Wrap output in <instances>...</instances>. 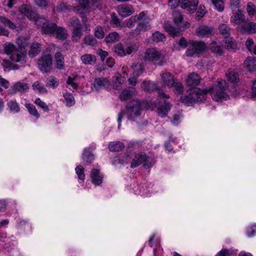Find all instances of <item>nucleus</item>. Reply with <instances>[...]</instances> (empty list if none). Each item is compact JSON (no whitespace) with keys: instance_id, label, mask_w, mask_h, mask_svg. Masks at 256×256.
I'll use <instances>...</instances> for the list:
<instances>
[{"instance_id":"nucleus-33","label":"nucleus","mask_w":256,"mask_h":256,"mask_svg":"<svg viewBox=\"0 0 256 256\" xmlns=\"http://www.w3.org/2000/svg\"><path fill=\"white\" fill-rule=\"evenodd\" d=\"M126 78L120 75H118L114 78L113 88L116 90L122 88V84L125 82Z\"/></svg>"},{"instance_id":"nucleus-47","label":"nucleus","mask_w":256,"mask_h":256,"mask_svg":"<svg viewBox=\"0 0 256 256\" xmlns=\"http://www.w3.org/2000/svg\"><path fill=\"white\" fill-rule=\"evenodd\" d=\"M0 22L11 29H14L16 27L10 20L3 16H0Z\"/></svg>"},{"instance_id":"nucleus-58","label":"nucleus","mask_w":256,"mask_h":256,"mask_svg":"<svg viewBox=\"0 0 256 256\" xmlns=\"http://www.w3.org/2000/svg\"><path fill=\"white\" fill-rule=\"evenodd\" d=\"M76 78V76H74L73 78L68 76L66 81V84L68 85H70L74 90L77 89L78 86V84L74 82V80Z\"/></svg>"},{"instance_id":"nucleus-54","label":"nucleus","mask_w":256,"mask_h":256,"mask_svg":"<svg viewBox=\"0 0 256 256\" xmlns=\"http://www.w3.org/2000/svg\"><path fill=\"white\" fill-rule=\"evenodd\" d=\"M34 103L40 108H42L44 112H48L49 108L47 104L43 101L41 100L40 98H37L34 101Z\"/></svg>"},{"instance_id":"nucleus-37","label":"nucleus","mask_w":256,"mask_h":256,"mask_svg":"<svg viewBox=\"0 0 256 256\" xmlns=\"http://www.w3.org/2000/svg\"><path fill=\"white\" fill-rule=\"evenodd\" d=\"M54 33H56L58 39L63 40L66 38V30L62 27L57 26Z\"/></svg>"},{"instance_id":"nucleus-14","label":"nucleus","mask_w":256,"mask_h":256,"mask_svg":"<svg viewBox=\"0 0 256 256\" xmlns=\"http://www.w3.org/2000/svg\"><path fill=\"white\" fill-rule=\"evenodd\" d=\"M118 12L122 17H126L132 14L134 10L131 5L124 4L118 6Z\"/></svg>"},{"instance_id":"nucleus-41","label":"nucleus","mask_w":256,"mask_h":256,"mask_svg":"<svg viewBox=\"0 0 256 256\" xmlns=\"http://www.w3.org/2000/svg\"><path fill=\"white\" fill-rule=\"evenodd\" d=\"M132 68L133 70L134 73L137 76H140L144 70L142 64L139 62L134 64Z\"/></svg>"},{"instance_id":"nucleus-10","label":"nucleus","mask_w":256,"mask_h":256,"mask_svg":"<svg viewBox=\"0 0 256 256\" xmlns=\"http://www.w3.org/2000/svg\"><path fill=\"white\" fill-rule=\"evenodd\" d=\"M70 24L73 26L72 40L77 42L82 35V26L79 20L72 18L70 20Z\"/></svg>"},{"instance_id":"nucleus-22","label":"nucleus","mask_w":256,"mask_h":256,"mask_svg":"<svg viewBox=\"0 0 256 256\" xmlns=\"http://www.w3.org/2000/svg\"><path fill=\"white\" fill-rule=\"evenodd\" d=\"M210 49L214 54L219 56H222L224 52V48L220 42L214 41L210 44Z\"/></svg>"},{"instance_id":"nucleus-56","label":"nucleus","mask_w":256,"mask_h":256,"mask_svg":"<svg viewBox=\"0 0 256 256\" xmlns=\"http://www.w3.org/2000/svg\"><path fill=\"white\" fill-rule=\"evenodd\" d=\"M212 4L220 12L223 10L224 3L222 0H212Z\"/></svg>"},{"instance_id":"nucleus-19","label":"nucleus","mask_w":256,"mask_h":256,"mask_svg":"<svg viewBox=\"0 0 256 256\" xmlns=\"http://www.w3.org/2000/svg\"><path fill=\"white\" fill-rule=\"evenodd\" d=\"M232 20L241 27L245 24V22L247 20L242 11L238 10V12L232 16Z\"/></svg>"},{"instance_id":"nucleus-25","label":"nucleus","mask_w":256,"mask_h":256,"mask_svg":"<svg viewBox=\"0 0 256 256\" xmlns=\"http://www.w3.org/2000/svg\"><path fill=\"white\" fill-rule=\"evenodd\" d=\"M80 59L84 64H94L96 62V57L90 54H85L81 56Z\"/></svg>"},{"instance_id":"nucleus-52","label":"nucleus","mask_w":256,"mask_h":256,"mask_svg":"<svg viewBox=\"0 0 256 256\" xmlns=\"http://www.w3.org/2000/svg\"><path fill=\"white\" fill-rule=\"evenodd\" d=\"M79 5L75 6L74 9L76 11H80L87 8L89 4L88 0H78Z\"/></svg>"},{"instance_id":"nucleus-6","label":"nucleus","mask_w":256,"mask_h":256,"mask_svg":"<svg viewBox=\"0 0 256 256\" xmlns=\"http://www.w3.org/2000/svg\"><path fill=\"white\" fill-rule=\"evenodd\" d=\"M154 163V162L152 158L148 157L145 153L140 152L136 154L132 158L130 167L134 168L143 164L144 167L148 168L152 166Z\"/></svg>"},{"instance_id":"nucleus-42","label":"nucleus","mask_w":256,"mask_h":256,"mask_svg":"<svg viewBox=\"0 0 256 256\" xmlns=\"http://www.w3.org/2000/svg\"><path fill=\"white\" fill-rule=\"evenodd\" d=\"M63 96L66 101V106L70 107L75 104V100L72 94L68 92H65L63 94Z\"/></svg>"},{"instance_id":"nucleus-49","label":"nucleus","mask_w":256,"mask_h":256,"mask_svg":"<svg viewBox=\"0 0 256 256\" xmlns=\"http://www.w3.org/2000/svg\"><path fill=\"white\" fill-rule=\"evenodd\" d=\"M152 36L153 41L156 42H163L166 39V36L163 34L157 31L153 33Z\"/></svg>"},{"instance_id":"nucleus-2","label":"nucleus","mask_w":256,"mask_h":256,"mask_svg":"<svg viewBox=\"0 0 256 256\" xmlns=\"http://www.w3.org/2000/svg\"><path fill=\"white\" fill-rule=\"evenodd\" d=\"M4 50L8 54H10V58L13 62L19 63V66L16 65L14 69H18L24 66L26 62V54L22 52H20L16 46L10 42H7L4 44Z\"/></svg>"},{"instance_id":"nucleus-30","label":"nucleus","mask_w":256,"mask_h":256,"mask_svg":"<svg viewBox=\"0 0 256 256\" xmlns=\"http://www.w3.org/2000/svg\"><path fill=\"white\" fill-rule=\"evenodd\" d=\"M124 146V144L120 142H113L109 144L108 148L112 152H119L122 150Z\"/></svg>"},{"instance_id":"nucleus-51","label":"nucleus","mask_w":256,"mask_h":256,"mask_svg":"<svg viewBox=\"0 0 256 256\" xmlns=\"http://www.w3.org/2000/svg\"><path fill=\"white\" fill-rule=\"evenodd\" d=\"M97 42L96 40L91 35L86 36L84 38V43L87 45L95 46Z\"/></svg>"},{"instance_id":"nucleus-3","label":"nucleus","mask_w":256,"mask_h":256,"mask_svg":"<svg viewBox=\"0 0 256 256\" xmlns=\"http://www.w3.org/2000/svg\"><path fill=\"white\" fill-rule=\"evenodd\" d=\"M173 18L174 23L179 28H174L172 24L166 22L164 24V28L170 35L174 37L180 36L184 28L189 27L190 24L186 23L184 24H182V16L178 11L173 12Z\"/></svg>"},{"instance_id":"nucleus-57","label":"nucleus","mask_w":256,"mask_h":256,"mask_svg":"<svg viewBox=\"0 0 256 256\" xmlns=\"http://www.w3.org/2000/svg\"><path fill=\"white\" fill-rule=\"evenodd\" d=\"M256 6L252 2H248L246 6V10L250 16H253L256 13Z\"/></svg>"},{"instance_id":"nucleus-5","label":"nucleus","mask_w":256,"mask_h":256,"mask_svg":"<svg viewBox=\"0 0 256 256\" xmlns=\"http://www.w3.org/2000/svg\"><path fill=\"white\" fill-rule=\"evenodd\" d=\"M138 48V46L135 42H130L124 44L118 43L114 46V49L116 54L122 57L137 51Z\"/></svg>"},{"instance_id":"nucleus-8","label":"nucleus","mask_w":256,"mask_h":256,"mask_svg":"<svg viewBox=\"0 0 256 256\" xmlns=\"http://www.w3.org/2000/svg\"><path fill=\"white\" fill-rule=\"evenodd\" d=\"M142 111V106L140 100H132L126 106V114L128 119L134 120L140 116Z\"/></svg>"},{"instance_id":"nucleus-31","label":"nucleus","mask_w":256,"mask_h":256,"mask_svg":"<svg viewBox=\"0 0 256 256\" xmlns=\"http://www.w3.org/2000/svg\"><path fill=\"white\" fill-rule=\"evenodd\" d=\"M40 50V44L38 42H34L30 47V50L28 52L29 56L33 58L38 54Z\"/></svg>"},{"instance_id":"nucleus-38","label":"nucleus","mask_w":256,"mask_h":256,"mask_svg":"<svg viewBox=\"0 0 256 256\" xmlns=\"http://www.w3.org/2000/svg\"><path fill=\"white\" fill-rule=\"evenodd\" d=\"M120 38V35L116 32H112L110 33L108 36L106 37L105 40L106 43H112L118 42Z\"/></svg>"},{"instance_id":"nucleus-16","label":"nucleus","mask_w":256,"mask_h":256,"mask_svg":"<svg viewBox=\"0 0 256 256\" xmlns=\"http://www.w3.org/2000/svg\"><path fill=\"white\" fill-rule=\"evenodd\" d=\"M90 178L92 182L96 185L99 186L102 182L103 176L100 173V170L96 168H93L90 174Z\"/></svg>"},{"instance_id":"nucleus-12","label":"nucleus","mask_w":256,"mask_h":256,"mask_svg":"<svg viewBox=\"0 0 256 256\" xmlns=\"http://www.w3.org/2000/svg\"><path fill=\"white\" fill-rule=\"evenodd\" d=\"M92 85L96 91L102 89H108L110 86L109 80L106 78H96L93 82Z\"/></svg>"},{"instance_id":"nucleus-61","label":"nucleus","mask_w":256,"mask_h":256,"mask_svg":"<svg viewBox=\"0 0 256 256\" xmlns=\"http://www.w3.org/2000/svg\"><path fill=\"white\" fill-rule=\"evenodd\" d=\"M180 119V115L178 112H176L173 114L172 120H171L172 124L175 126L178 124Z\"/></svg>"},{"instance_id":"nucleus-43","label":"nucleus","mask_w":256,"mask_h":256,"mask_svg":"<svg viewBox=\"0 0 256 256\" xmlns=\"http://www.w3.org/2000/svg\"><path fill=\"white\" fill-rule=\"evenodd\" d=\"M7 105L9 108L10 110L13 112L14 113H17L19 112L20 110L19 104L15 100H10L8 102Z\"/></svg>"},{"instance_id":"nucleus-45","label":"nucleus","mask_w":256,"mask_h":256,"mask_svg":"<svg viewBox=\"0 0 256 256\" xmlns=\"http://www.w3.org/2000/svg\"><path fill=\"white\" fill-rule=\"evenodd\" d=\"M245 45L250 52L256 55V45H254V42L252 38H248L246 42Z\"/></svg>"},{"instance_id":"nucleus-40","label":"nucleus","mask_w":256,"mask_h":256,"mask_svg":"<svg viewBox=\"0 0 256 256\" xmlns=\"http://www.w3.org/2000/svg\"><path fill=\"white\" fill-rule=\"evenodd\" d=\"M226 74L228 80L231 82H237L239 80L238 73L234 71L228 70L226 72Z\"/></svg>"},{"instance_id":"nucleus-50","label":"nucleus","mask_w":256,"mask_h":256,"mask_svg":"<svg viewBox=\"0 0 256 256\" xmlns=\"http://www.w3.org/2000/svg\"><path fill=\"white\" fill-rule=\"evenodd\" d=\"M32 87L34 90H37L40 93L44 94L47 92V90L44 86L38 81H36L33 84Z\"/></svg>"},{"instance_id":"nucleus-64","label":"nucleus","mask_w":256,"mask_h":256,"mask_svg":"<svg viewBox=\"0 0 256 256\" xmlns=\"http://www.w3.org/2000/svg\"><path fill=\"white\" fill-rule=\"evenodd\" d=\"M186 54L188 56H192L194 54H198V53L196 52V50L194 48L193 46H192L190 44V46L188 48L186 52Z\"/></svg>"},{"instance_id":"nucleus-4","label":"nucleus","mask_w":256,"mask_h":256,"mask_svg":"<svg viewBox=\"0 0 256 256\" xmlns=\"http://www.w3.org/2000/svg\"><path fill=\"white\" fill-rule=\"evenodd\" d=\"M144 60L159 66H162L165 63L164 55L155 48H150L146 50Z\"/></svg>"},{"instance_id":"nucleus-27","label":"nucleus","mask_w":256,"mask_h":256,"mask_svg":"<svg viewBox=\"0 0 256 256\" xmlns=\"http://www.w3.org/2000/svg\"><path fill=\"white\" fill-rule=\"evenodd\" d=\"M110 24L113 27L120 29L124 28V23L118 18L114 12L111 14Z\"/></svg>"},{"instance_id":"nucleus-53","label":"nucleus","mask_w":256,"mask_h":256,"mask_svg":"<svg viewBox=\"0 0 256 256\" xmlns=\"http://www.w3.org/2000/svg\"><path fill=\"white\" fill-rule=\"evenodd\" d=\"M76 172L78 176V178L79 180H84L85 174L84 173V168L82 166L80 165L76 167Z\"/></svg>"},{"instance_id":"nucleus-24","label":"nucleus","mask_w":256,"mask_h":256,"mask_svg":"<svg viewBox=\"0 0 256 256\" xmlns=\"http://www.w3.org/2000/svg\"><path fill=\"white\" fill-rule=\"evenodd\" d=\"M256 24L252 22H248L247 20L245 24L241 26L242 30L243 32L248 34H254L256 32Z\"/></svg>"},{"instance_id":"nucleus-9","label":"nucleus","mask_w":256,"mask_h":256,"mask_svg":"<svg viewBox=\"0 0 256 256\" xmlns=\"http://www.w3.org/2000/svg\"><path fill=\"white\" fill-rule=\"evenodd\" d=\"M137 23L136 28L133 30L136 34H138L142 32L148 30L150 28V20L146 16L144 13V16L138 20Z\"/></svg>"},{"instance_id":"nucleus-11","label":"nucleus","mask_w":256,"mask_h":256,"mask_svg":"<svg viewBox=\"0 0 256 256\" xmlns=\"http://www.w3.org/2000/svg\"><path fill=\"white\" fill-rule=\"evenodd\" d=\"M42 22V29L44 34H51L54 33L58 26L55 23L50 22L48 20L44 18H39L36 20V22Z\"/></svg>"},{"instance_id":"nucleus-48","label":"nucleus","mask_w":256,"mask_h":256,"mask_svg":"<svg viewBox=\"0 0 256 256\" xmlns=\"http://www.w3.org/2000/svg\"><path fill=\"white\" fill-rule=\"evenodd\" d=\"M141 88L146 91H152L155 88V85L150 81H144L141 84Z\"/></svg>"},{"instance_id":"nucleus-39","label":"nucleus","mask_w":256,"mask_h":256,"mask_svg":"<svg viewBox=\"0 0 256 256\" xmlns=\"http://www.w3.org/2000/svg\"><path fill=\"white\" fill-rule=\"evenodd\" d=\"M16 44L19 47L20 52L25 53L24 49L28 45V40L23 37L19 38L16 40Z\"/></svg>"},{"instance_id":"nucleus-55","label":"nucleus","mask_w":256,"mask_h":256,"mask_svg":"<svg viewBox=\"0 0 256 256\" xmlns=\"http://www.w3.org/2000/svg\"><path fill=\"white\" fill-rule=\"evenodd\" d=\"M94 34L95 36L99 39L102 38L104 36V33L103 29L100 26H97L94 28Z\"/></svg>"},{"instance_id":"nucleus-34","label":"nucleus","mask_w":256,"mask_h":256,"mask_svg":"<svg viewBox=\"0 0 256 256\" xmlns=\"http://www.w3.org/2000/svg\"><path fill=\"white\" fill-rule=\"evenodd\" d=\"M144 16V12H142L138 14L132 16L128 20L126 26L128 28H132L134 26L136 22H137L138 20L140 18Z\"/></svg>"},{"instance_id":"nucleus-46","label":"nucleus","mask_w":256,"mask_h":256,"mask_svg":"<svg viewBox=\"0 0 256 256\" xmlns=\"http://www.w3.org/2000/svg\"><path fill=\"white\" fill-rule=\"evenodd\" d=\"M174 88V91L175 94H178L183 92V86L180 82L174 81V84L170 86Z\"/></svg>"},{"instance_id":"nucleus-29","label":"nucleus","mask_w":256,"mask_h":256,"mask_svg":"<svg viewBox=\"0 0 256 256\" xmlns=\"http://www.w3.org/2000/svg\"><path fill=\"white\" fill-rule=\"evenodd\" d=\"M162 78L164 84L170 87L172 86V84H174V82L175 81L173 76L168 72L164 73L162 75Z\"/></svg>"},{"instance_id":"nucleus-23","label":"nucleus","mask_w":256,"mask_h":256,"mask_svg":"<svg viewBox=\"0 0 256 256\" xmlns=\"http://www.w3.org/2000/svg\"><path fill=\"white\" fill-rule=\"evenodd\" d=\"M56 61V67L58 70H62L64 68V57L61 52H58L54 54Z\"/></svg>"},{"instance_id":"nucleus-20","label":"nucleus","mask_w":256,"mask_h":256,"mask_svg":"<svg viewBox=\"0 0 256 256\" xmlns=\"http://www.w3.org/2000/svg\"><path fill=\"white\" fill-rule=\"evenodd\" d=\"M94 158V155L90 152V148H85L82 154V160L84 164L86 165H89Z\"/></svg>"},{"instance_id":"nucleus-63","label":"nucleus","mask_w":256,"mask_h":256,"mask_svg":"<svg viewBox=\"0 0 256 256\" xmlns=\"http://www.w3.org/2000/svg\"><path fill=\"white\" fill-rule=\"evenodd\" d=\"M58 12H64L68 10V7L66 4L64 2H58L56 8Z\"/></svg>"},{"instance_id":"nucleus-7","label":"nucleus","mask_w":256,"mask_h":256,"mask_svg":"<svg viewBox=\"0 0 256 256\" xmlns=\"http://www.w3.org/2000/svg\"><path fill=\"white\" fill-rule=\"evenodd\" d=\"M38 66L43 74L50 73L52 68V58L50 54L44 55L38 60Z\"/></svg>"},{"instance_id":"nucleus-17","label":"nucleus","mask_w":256,"mask_h":256,"mask_svg":"<svg viewBox=\"0 0 256 256\" xmlns=\"http://www.w3.org/2000/svg\"><path fill=\"white\" fill-rule=\"evenodd\" d=\"M29 88L28 84L22 82L15 83L9 90L10 94H16L17 92H26Z\"/></svg>"},{"instance_id":"nucleus-21","label":"nucleus","mask_w":256,"mask_h":256,"mask_svg":"<svg viewBox=\"0 0 256 256\" xmlns=\"http://www.w3.org/2000/svg\"><path fill=\"white\" fill-rule=\"evenodd\" d=\"M136 92L135 88L134 87H128L122 91L120 95V98L122 100H128L132 98Z\"/></svg>"},{"instance_id":"nucleus-35","label":"nucleus","mask_w":256,"mask_h":256,"mask_svg":"<svg viewBox=\"0 0 256 256\" xmlns=\"http://www.w3.org/2000/svg\"><path fill=\"white\" fill-rule=\"evenodd\" d=\"M219 32L220 34L224 37L230 36V28L228 24H221L218 26Z\"/></svg>"},{"instance_id":"nucleus-32","label":"nucleus","mask_w":256,"mask_h":256,"mask_svg":"<svg viewBox=\"0 0 256 256\" xmlns=\"http://www.w3.org/2000/svg\"><path fill=\"white\" fill-rule=\"evenodd\" d=\"M224 42L225 48L227 49L234 50L236 48V43L231 37L229 36L224 37Z\"/></svg>"},{"instance_id":"nucleus-18","label":"nucleus","mask_w":256,"mask_h":256,"mask_svg":"<svg viewBox=\"0 0 256 256\" xmlns=\"http://www.w3.org/2000/svg\"><path fill=\"white\" fill-rule=\"evenodd\" d=\"M172 105L170 102L166 100H164L163 104L158 108V116L161 118L166 117L168 112L171 109Z\"/></svg>"},{"instance_id":"nucleus-59","label":"nucleus","mask_w":256,"mask_h":256,"mask_svg":"<svg viewBox=\"0 0 256 256\" xmlns=\"http://www.w3.org/2000/svg\"><path fill=\"white\" fill-rule=\"evenodd\" d=\"M132 158L130 156V154H127L126 155V156L124 158V159H121L120 158L117 157V158H115L114 161H115V162H116L117 161H118V163H120L122 164H123L124 163L129 162L130 161V160H132Z\"/></svg>"},{"instance_id":"nucleus-28","label":"nucleus","mask_w":256,"mask_h":256,"mask_svg":"<svg viewBox=\"0 0 256 256\" xmlns=\"http://www.w3.org/2000/svg\"><path fill=\"white\" fill-rule=\"evenodd\" d=\"M190 44L194 47V48L198 54L204 51L206 48L205 43L200 41H192Z\"/></svg>"},{"instance_id":"nucleus-26","label":"nucleus","mask_w":256,"mask_h":256,"mask_svg":"<svg viewBox=\"0 0 256 256\" xmlns=\"http://www.w3.org/2000/svg\"><path fill=\"white\" fill-rule=\"evenodd\" d=\"M246 68L250 71H256V59L252 57H248L244 62Z\"/></svg>"},{"instance_id":"nucleus-15","label":"nucleus","mask_w":256,"mask_h":256,"mask_svg":"<svg viewBox=\"0 0 256 256\" xmlns=\"http://www.w3.org/2000/svg\"><path fill=\"white\" fill-rule=\"evenodd\" d=\"M196 32L197 36L202 37H208L213 35L214 29L212 27L203 25L196 29Z\"/></svg>"},{"instance_id":"nucleus-62","label":"nucleus","mask_w":256,"mask_h":256,"mask_svg":"<svg viewBox=\"0 0 256 256\" xmlns=\"http://www.w3.org/2000/svg\"><path fill=\"white\" fill-rule=\"evenodd\" d=\"M206 13V12L204 10V6L200 5L198 10L196 13V16L198 18H201L204 16Z\"/></svg>"},{"instance_id":"nucleus-13","label":"nucleus","mask_w":256,"mask_h":256,"mask_svg":"<svg viewBox=\"0 0 256 256\" xmlns=\"http://www.w3.org/2000/svg\"><path fill=\"white\" fill-rule=\"evenodd\" d=\"M181 7L190 14L196 12L198 3V0H182Z\"/></svg>"},{"instance_id":"nucleus-60","label":"nucleus","mask_w":256,"mask_h":256,"mask_svg":"<svg viewBox=\"0 0 256 256\" xmlns=\"http://www.w3.org/2000/svg\"><path fill=\"white\" fill-rule=\"evenodd\" d=\"M256 234V224L249 227L247 230V236L248 237L254 236Z\"/></svg>"},{"instance_id":"nucleus-1","label":"nucleus","mask_w":256,"mask_h":256,"mask_svg":"<svg viewBox=\"0 0 256 256\" xmlns=\"http://www.w3.org/2000/svg\"><path fill=\"white\" fill-rule=\"evenodd\" d=\"M200 78L198 74L192 72L190 74L186 81L188 86H192L188 91V94L180 97L181 102L188 106L192 105L196 102L201 100L202 94L211 93L212 99L216 102L226 100L229 96L224 92L226 90V82L222 80H218L217 84L210 89L202 90L196 88L200 82Z\"/></svg>"},{"instance_id":"nucleus-36","label":"nucleus","mask_w":256,"mask_h":256,"mask_svg":"<svg viewBox=\"0 0 256 256\" xmlns=\"http://www.w3.org/2000/svg\"><path fill=\"white\" fill-rule=\"evenodd\" d=\"M25 106L32 116L35 117L36 119L40 118V114L34 105L30 103H27L25 104Z\"/></svg>"},{"instance_id":"nucleus-44","label":"nucleus","mask_w":256,"mask_h":256,"mask_svg":"<svg viewBox=\"0 0 256 256\" xmlns=\"http://www.w3.org/2000/svg\"><path fill=\"white\" fill-rule=\"evenodd\" d=\"M46 86L52 87L53 88H56L58 85V82L56 77L50 76L46 80Z\"/></svg>"}]
</instances>
